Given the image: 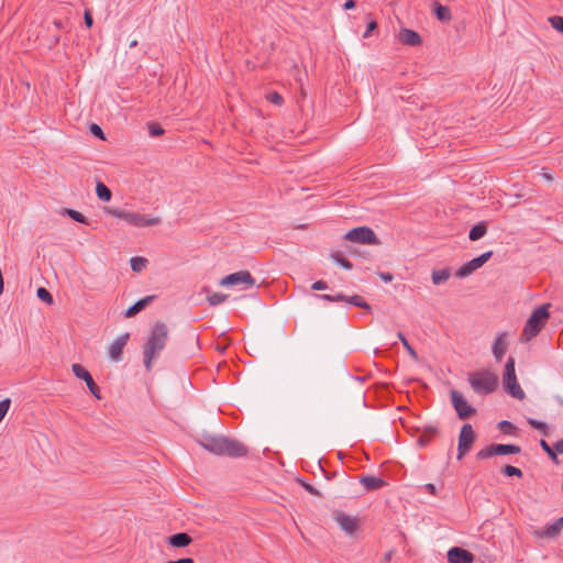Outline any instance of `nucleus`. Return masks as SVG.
<instances>
[{"mask_svg": "<svg viewBox=\"0 0 563 563\" xmlns=\"http://www.w3.org/2000/svg\"><path fill=\"white\" fill-rule=\"evenodd\" d=\"M36 295L42 301L52 305L54 302L52 294L45 287H38Z\"/></svg>", "mask_w": 563, "mask_h": 563, "instance_id": "obj_42", "label": "nucleus"}, {"mask_svg": "<svg viewBox=\"0 0 563 563\" xmlns=\"http://www.w3.org/2000/svg\"><path fill=\"white\" fill-rule=\"evenodd\" d=\"M192 542V538L186 532H177L168 537L167 543L173 548H186Z\"/></svg>", "mask_w": 563, "mask_h": 563, "instance_id": "obj_20", "label": "nucleus"}, {"mask_svg": "<svg viewBox=\"0 0 563 563\" xmlns=\"http://www.w3.org/2000/svg\"><path fill=\"white\" fill-rule=\"evenodd\" d=\"M311 289L312 290H324V289H328V283L322 280V279L317 280V282H314L311 285Z\"/></svg>", "mask_w": 563, "mask_h": 563, "instance_id": "obj_49", "label": "nucleus"}, {"mask_svg": "<svg viewBox=\"0 0 563 563\" xmlns=\"http://www.w3.org/2000/svg\"><path fill=\"white\" fill-rule=\"evenodd\" d=\"M501 473L505 476H508V477L516 476L518 478H521L523 476L522 471L519 467H516V466H512V465H505L501 468Z\"/></svg>", "mask_w": 563, "mask_h": 563, "instance_id": "obj_40", "label": "nucleus"}, {"mask_svg": "<svg viewBox=\"0 0 563 563\" xmlns=\"http://www.w3.org/2000/svg\"><path fill=\"white\" fill-rule=\"evenodd\" d=\"M59 35L58 34H54L52 35V37L49 38L48 43H47V47L49 49H52L53 47H55L58 43H59Z\"/></svg>", "mask_w": 563, "mask_h": 563, "instance_id": "obj_50", "label": "nucleus"}, {"mask_svg": "<svg viewBox=\"0 0 563 563\" xmlns=\"http://www.w3.org/2000/svg\"><path fill=\"white\" fill-rule=\"evenodd\" d=\"M467 380L475 393L477 394H492L498 387V376L489 369H482L470 373Z\"/></svg>", "mask_w": 563, "mask_h": 563, "instance_id": "obj_4", "label": "nucleus"}, {"mask_svg": "<svg viewBox=\"0 0 563 563\" xmlns=\"http://www.w3.org/2000/svg\"><path fill=\"white\" fill-rule=\"evenodd\" d=\"M228 299V295L222 292H212L207 296V300L210 306H217L224 302Z\"/></svg>", "mask_w": 563, "mask_h": 563, "instance_id": "obj_39", "label": "nucleus"}, {"mask_svg": "<svg viewBox=\"0 0 563 563\" xmlns=\"http://www.w3.org/2000/svg\"><path fill=\"white\" fill-rule=\"evenodd\" d=\"M202 290H203L205 292H207V294L209 292V288H208L207 286H205V287L202 288Z\"/></svg>", "mask_w": 563, "mask_h": 563, "instance_id": "obj_63", "label": "nucleus"}, {"mask_svg": "<svg viewBox=\"0 0 563 563\" xmlns=\"http://www.w3.org/2000/svg\"><path fill=\"white\" fill-rule=\"evenodd\" d=\"M333 519L347 536H353L361 528V522L356 517L349 516L341 510L333 511Z\"/></svg>", "mask_w": 563, "mask_h": 563, "instance_id": "obj_11", "label": "nucleus"}, {"mask_svg": "<svg viewBox=\"0 0 563 563\" xmlns=\"http://www.w3.org/2000/svg\"><path fill=\"white\" fill-rule=\"evenodd\" d=\"M317 297L329 302H347L349 300V297L341 292L336 295L321 294L317 295Z\"/></svg>", "mask_w": 563, "mask_h": 563, "instance_id": "obj_33", "label": "nucleus"}, {"mask_svg": "<svg viewBox=\"0 0 563 563\" xmlns=\"http://www.w3.org/2000/svg\"><path fill=\"white\" fill-rule=\"evenodd\" d=\"M450 397L459 419L467 420L476 415V409L467 402L462 393L456 389H452L450 391Z\"/></svg>", "mask_w": 563, "mask_h": 563, "instance_id": "obj_7", "label": "nucleus"}, {"mask_svg": "<svg viewBox=\"0 0 563 563\" xmlns=\"http://www.w3.org/2000/svg\"><path fill=\"white\" fill-rule=\"evenodd\" d=\"M161 222L158 218H152L147 214L135 213L132 225L137 228L157 225Z\"/></svg>", "mask_w": 563, "mask_h": 563, "instance_id": "obj_25", "label": "nucleus"}, {"mask_svg": "<svg viewBox=\"0 0 563 563\" xmlns=\"http://www.w3.org/2000/svg\"><path fill=\"white\" fill-rule=\"evenodd\" d=\"M71 371L78 379L84 380L86 383L91 395L96 399L100 400L101 399L100 388L97 385V383L95 382L90 372L85 366H82L81 364H78V363H75L71 365Z\"/></svg>", "mask_w": 563, "mask_h": 563, "instance_id": "obj_9", "label": "nucleus"}, {"mask_svg": "<svg viewBox=\"0 0 563 563\" xmlns=\"http://www.w3.org/2000/svg\"><path fill=\"white\" fill-rule=\"evenodd\" d=\"M397 336L398 339L400 340V342L402 343L404 347L407 350L408 354L413 358V360H418V353L417 351L412 347V345L409 343V341L407 340V338L404 335L402 332H398L397 333Z\"/></svg>", "mask_w": 563, "mask_h": 563, "instance_id": "obj_37", "label": "nucleus"}, {"mask_svg": "<svg viewBox=\"0 0 563 563\" xmlns=\"http://www.w3.org/2000/svg\"><path fill=\"white\" fill-rule=\"evenodd\" d=\"M521 452V448L512 443H493L476 453L477 460H485L498 455H515Z\"/></svg>", "mask_w": 563, "mask_h": 563, "instance_id": "obj_5", "label": "nucleus"}, {"mask_svg": "<svg viewBox=\"0 0 563 563\" xmlns=\"http://www.w3.org/2000/svg\"><path fill=\"white\" fill-rule=\"evenodd\" d=\"M96 194L101 201H110L112 197L111 190L100 180L96 184Z\"/></svg>", "mask_w": 563, "mask_h": 563, "instance_id": "obj_29", "label": "nucleus"}, {"mask_svg": "<svg viewBox=\"0 0 563 563\" xmlns=\"http://www.w3.org/2000/svg\"><path fill=\"white\" fill-rule=\"evenodd\" d=\"M563 529V517L558 518L553 523L547 525L540 533L544 538H556Z\"/></svg>", "mask_w": 563, "mask_h": 563, "instance_id": "obj_23", "label": "nucleus"}, {"mask_svg": "<svg viewBox=\"0 0 563 563\" xmlns=\"http://www.w3.org/2000/svg\"><path fill=\"white\" fill-rule=\"evenodd\" d=\"M377 26H378V24L376 21H374V20L369 21L367 24L366 31L363 34V37L366 38V37L371 36L372 32L374 30H376Z\"/></svg>", "mask_w": 563, "mask_h": 563, "instance_id": "obj_48", "label": "nucleus"}, {"mask_svg": "<svg viewBox=\"0 0 563 563\" xmlns=\"http://www.w3.org/2000/svg\"><path fill=\"white\" fill-rule=\"evenodd\" d=\"M89 132L91 135H93L95 137H97L99 140H106V134H104L103 130L97 123H91L89 125Z\"/></svg>", "mask_w": 563, "mask_h": 563, "instance_id": "obj_44", "label": "nucleus"}, {"mask_svg": "<svg viewBox=\"0 0 563 563\" xmlns=\"http://www.w3.org/2000/svg\"><path fill=\"white\" fill-rule=\"evenodd\" d=\"M391 556H393V552L391 551L385 553L384 559H383V563H389L390 560H391Z\"/></svg>", "mask_w": 563, "mask_h": 563, "instance_id": "obj_58", "label": "nucleus"}, {"mask_svg": "<svg viewBox=\"0 0 563 563\" xmlns=\"http://www.w3.org/2000/svg\"><path fill=\"white\" fill-rule=\"evenodd\" d=\"M540 446L544 452H548L552 449V446L544 439L540 440Z\"/></svg>", "mask_w": 563, "mask_h": 563, "instance_id": "obj_56", "label": "nucleus"}, {"mask_svg": "<svg viewBox=\"0 0 563 563\" xmlns=\"http://www.w3.org/2000/svg\"><path fill=\"white\" fill-rule=\"evenodd\" d=\"M493 256V251H487L479 256L463 264L456 272L455 276L459 278H465L473 274L476 269L481 268L486 262Z\"/></svg>", "mask_w": 563, "mask_h": 563, "instance_id": "obj_10", "label": "nucleus"}, {"mask_svg": "<svg viewBox=\"0 0 563 563\" xmlns=\"http://www.w3.org/2000/svg\"><path fill=\"white\" fill-rule=\"evenodd\" d=\"M169 329L163 321H156L150 329L145 343L143 344V362L145 368L152 369L153 361L159 357L168 341Z\"/></svg>", "mask_w": 563, "mask_h": 563, "instance_id": "obj_2", "label": "nucleus"}, {"mask_svg": "<svg viewBox=\"0 0 563 563\" xmlns=\"http://www.w3.org/2000/svg\"><path fill=\"white\" fill-rule=\"evenodd\" d=\"M541 176L547 180V181H552L553 180V177L548 174V173H542Z\"/></svg>", "mask_w": 563, "mask_h": 563, "instance_id": "obj_60", "label": "nucleus"}, {"mask_svg": "<svg viewBox=\"0 0 563 563\" xmlns=\"http://www.w3.org/2000/svg\"><path fill=\"white\" fill-rule=\"evenodd\" d=\"M239 284H243L245 285V288H250L255 285V279L249 271H240L229 274L220 280V285L225 287L235 286Z\"/></svg>", "mask_w": 563, "mask_h": 563, "instance_id": "obj_12", "label": "nucleus"}, {"mask_svg": "<svg viewBox=\"0 0 563 563\" xmlns=\"http://www.w3.org/2000/svg\"><path fill=\"white\" fill-rule=\"evenodd\" d=\"M358 481L367 492L377 490L388 485L382 477L373 475H362Z\"/></svg>", "mask_w": 563, "mask_h": 563, "instance_id": "obj_19", "label": "nucleus"}, {"mask_svg": "<svg viewBox=\"0 0 563 563\" xmlns=\"http://www.w3.org/2000/svg\"><path fill=\"white\" fill-rule=\"evenodd\" d=\"M545 453L548 454V456L550 457L551 461H553L556 464L559 463L558 453H556V451L553 450V448Z\"/></svg>", "mask_w": 563, "mask_h": 563, "instance_id": "obj_55", "label": "nucleus"}, {"mask_svg": "<svg viewBox=\"0 0 563 563\" xmlns=\"http://www.w3.org/2000/svg\"><path fill=\"white\" fill-rule=\"evenodd\" d=\"M103 210L107 214L122 219V220L126 221L129 224L132 223L133 218L136 213L133 211H129V210L120 209V208H115V207H104Z\"/></svg>", "mask_w": 563, "mask_h": 563, "instance_id": "obj_22", "label": "nucleus"}, {"mask_svg": "<svg viewBox=\"0 0 563 563\" xmlns=\"http://www.w3.org/2000/svg\"><path fill=\"white\" fill-rule=\"evenodd\" d=\"M548 21L555 31L563 34V16L552 15L548 19Z\"/></svg>", "mask_w": 563, "mask_h": 563, "instance_id": "obj_41", "label": "nucleus"}, {"mask_svg": "<svg viewBox=\"0 0 563 563\" xmlns=\"http://www.w3.org/2000/svg\"><path fill=\"white\" fill-rule=\"evenodd\" d=\"M527 422L531 428L539 430L543 435H549V428L545 422L537 420L534 418H528Z\"/></svg>", "mask_w": 563, "mask_h": 563, "instance_id": "obj_34", "label": "nucleus"}, {"mask_svg": "<svg viewBox=\"0 0 563 563\" xmlns=\"http://www.w3.org/2000/svg\"><path fill=\"white\" fill-rule=\"evenodd\" d=\"M515 365H516L515 357L509 356L505 364V368H504V373H503V385H506L508 383L517 380Z\"/></svg>", "mask_w": 563, "mask_h": 563, "instance_id": "obj_24", "label": "nucleus"}, {"mask_svg": "<svg viewBox=\"0 0 563 563\" xmlns=\"http://www.w3.org/2000/svg\"><path fill=\"white\" fill-rule=\"evenodd\" d=\"M347 302L350 305H353L355 307H360L362 309H365V310H371V306L366 302V300L360 296V295H353L351 297H349V300Z\"/></svg>", "mask_w": 563, "mask_h": 563, "instance_id": "obj_36", "label": "nucleus"}, {"mask_svg": "<svg viewBox=\"0 0 563 563\" xmlns=\"http://www.w3.org/2000/svg\"><path fill=\"white\" fill-rule=\"evenodd\" d=\"M487 230H488L487 222L479 221L471 228V230L468 232V239L471 241H477V240L482 239L487 233Z\"/></svg>", "mask_w": 563, "mask_h": 563, "instance_id": "obj_26", "label": "nucleus"}, {"mask_svg": "<svg viewBox=\"0 0 563 563\" xmlns=\"http://www.w3.org/2000/svg\"><path fill=\"white\" fill-rule=\"evenodd\" d=\"M378 275L385 283H390L394 279V275L389 272H380Z\"/></svg>", "mask_w": 563, "mask_h": 563, "instance_id": "obj_51", "label": "nucleus"}, {"mask_svg": "<svg viewBox=\"0 0 563 563\" xmlns=\"http://www.w3.org/2000/svg\"><path fill=\"white\" fill-rule=\"evenodd\" d=\"M147 130H148V134L152 137H158L165 133L164 128L158 122H155V121H151L147 123Z\"/></svg>", "mask_w": 563, "mask_h": 563, "instance_id": "obj_35", "label": "nucleus"}, {"mask_svg": "<svg viewBox=\"0 0 563 563\" xmlns=\"http://www.w3.org/2000/svg\"><path fill=\"white\" fill-rule=\"evenodd\" d=\"M345 240L360 244L378 245L380 244L376 233L369 227H357L347 231L344 236Z\"/></svg>", "mask_w": 563, "mask_h": 563, "instance_id": "obj_6", "label": "nucleus"}, {"mask_svg": "<svg viewBox=\"0 0 563 563\" xmlns=\"http://www.w3.org/2000/svg\"><path fill=\"white\" fill-rule=\"evenodd\" d=\"M84 23L88 29H91L93 25L92 13L89 9H86L84 12Z\"/></svg>", "mask_w": 563, "mask_h": 563, "instance_id": "obj_47", "label": "nucleus"}, {"mask_svg": "<svg viewBox=\"0 0 563 563\" xmlns=\"http://www.w3.org/2000/svg\"><path fill=\"white\" fill-rule=\"evenodd\" d=\"M432 13L440 22H449L452 19L451 10L449 7L443 5L439 1H433L431 4Z\"/></svg>", "mask_w": 563, "mask_h": 563, "instance_id": "obj_21", "label": "nucleus"}, {"mask_svg": "<svg viewBox=\"0 0 563 563\" xmlns=\"http://www.w3.org/2000/svg\"><path fill=\"white\" fill-rule=\"evenodd\" d=\"M10 407H11V399L10 398H4V399L0 400V423L4 419V417L8 413Z\"/></svg>", "mask_w": 563, "mask_h": 563, "instance_id": "obj_46", "label": "nucleus"}, {"mask_svg": "<svg viewBox=\"0 0 563 563\" xmlns=\"http://www.w3.org/2000/svg\"><path fill=\"white\" fill-rule=\"evenodd\" d=\"M356 7V0H346L344 3H343V9L344 10H352Z\"/></svg>", "mask_w": 563, "mask_h": 563, "instance_id": "obj_53", "label": "nucleus"}, {"mask_svg": "<svg viewBox=\"0 0 563 563\" xmlns=\"http://www.w3.org/2000/svg\"><path fill=\"white\" fill-rule=\"evenodd\" d=\"M297 482L300 484L302 488H305V490H307L312 496L321 497V493L305 479L298 478Z\"/></svg>", "mask_w": 563, "mask_h": 563, "instance_id": "obj_45", "label": "nucleus"}, {"mask_svg": "<svg viewBox=\"0 0 563 563\" xmlns=\"http://www.w3.org/2000/svg\"><path fill=\"white\" fill-rule=\"evenodd\" d=\"M198 443L210 453L227 455L229 457H242L249 453V449L242 442L224 435H211L202 433Z\"/></svg>", "mask_w": 563, "mask_h": 563, "instance_id": "obj_1", "label": "nucleus"}, {"mask_svg": "<svg viewBox=\"0 0 563 563\" xmlns=\"http://www.w3.org/2000/svg\"><path fill=\"white\" fill-rule=\"evenodd\" d=\"M476 433L470 423L462 426L459 434L457 460L461 461L472 449L476 441Z\"/></svg>", "mask_w": 563, "mask_h": 563, "instance_id": "obj_8", "label": "nucleus"}, {"mask_svg": "<svg viewBox=\"0 0 563 563\" xmlns=\"http://www.w3.org/2000/svg\"><path fill=\"white\" fill-rule=\"evenodd\" d=\"M330 256L342 268L346 271H351L353 268L352 262L344 257L341 252H332Z\"/></svg>", "mask_w": 563, "mask_h": 563, "instance_id": "obj_30", "label": "nucleus"}, {"mask_svg": "<svg viewBox=\"0 0 563 563\" xmlns=\"http://www.w3.org/2000/svg\"><path fill=\"white\" fill-rule=\"evenodd\" d=\"M422 433L417 439V444L421 448L427 446L433 439L440 435L441 430L438 424H427L421 429Z\"/></svg>", "mask_w": 563, "mask_h": 563, "instance_id": "obj_16", "label": "nucleus"}, {"mask_svg": "<svg viewBox=\"0 0 563 563\" xmlns=\"http://www.w3.org/2000/svg\"><path fill=\"white\" fill-rule=\"evenodd\" d=\"M398 40L404 45L418 46L422 43L420 34L411 29L402 27L399 32Z\"/></svg>", "mask_w": 563, "mask_h": 563, "instance_id": "obj_18", "label": "nucleus"}, {"mask_svg": "<svg viewBox=\"0 0 563 563\" xmlns=\"http://www.w3.org/2000/svg\"><path fill=\"white\" fill-rule=\"evenodd\" d=\"M325 478L331 481L333 479L335 476H336V473H332V474H324Z\"/></svg>", "mask_w": 563, "mask_h": 563, "instance_id": "obj_61", "label": "nucleus"}, {"mask_svg": "<svg viewBox=\"0 0 563 563\" xmlns=\"http://www.w3.org/2000/svg\"><path fill=\"white\" fill-rule=\"evenodd\" d=\"M129 46H130L131 48H132V47H136V46H137V41H136V40L132 41V42L130 43V45H129Z\"/></svg>", "mask_w": 563, "mask_h": 563, "instance_id": "obj_62", "label": "nucleus"}, {"mask_svg": "<svg viewBox=\"0 0 563 563\" xmlns=\"http://www.w3.org/2000/svg\"><path fill=\"white\" fill-rule=\"evenodd\" d=\"M550 303H543L531 312L530 317L526 321L523 331L521 333V341H530L536 338L547 324L550 319Z\"/></svg>", "mask_w": 563, "mask_h": 563, "instance_id": "obj_3", "label": "nucleus"}, {"mask_svg": "<svg viewBox=\"0 0 563 563\" xmlns=\"http://www.w3.org/2000/svg\"><path fill=\"white\" fill-rule=\"evenodd\" d=\"M508 347L507 342V333L500 332L495 338L493 345H492V352L497 362H500L503 357L505 356Z\"/></svg>", "mask_w": 563, "mask_h": 563, "instance_id": "obj_15", "label": "nucleus"}, {"mask_svg": "<svg viewBox=\"0 0 563 563\" xmlns=\"http://www.w3.org/2000/svg\"><path fill=\"white\" fill-rule=\"evenodd\" d=\"M266 99L267 101H269L271 103L275 104V106H282L284 103V98L283 96L277 92V91H271L267 93L266 96Z\"/></svg>", "mask_w": 563, "mask_h": 563, "instance_id": "obj_43", "label": "nucleus"}, {"mask_svg": "<svg viewBox=\"0 0 563 563\" xmlns=\"http://www.w3.org/2000/svg\"><path fill=\"white\" fill-rule=\"evenodd\" d=\"M227 346H228V344H220V343H218L216 349H217V351H219L220 353H224V352H225V350H227Z\"/></svg>", "mask_w": 563, "mask_h": 563, "instance_id": "obj_59", "label": "nucleus"}, {"mask_svg": "<svg viewBox=\"0 0 563 563\" xmlns=\"http://www.w3.org/2000/svg\"><path fill=\"white\" fill-rule=\"evenodd\" d=\"M157 298L156 295H148V296H145L144 298L135 301L132 306H130L124 312H123V316L125 318H133L135 317L139 312H141L142 310H144L147 306H150L155 299Z\"/></svg>", "mask_w": 563, "mask_h": 563, "instance_id": "obj_17", "label": "nucleus"}, {"mask_svg": "<svg viewBox=\"0 0 563 563\" xmlns=\"http://www.w3.org/2000/svg\"><path fill=\"white\" fill-rule=\"evenodd\" d=\"M558 401L561 406H563V399H561L560 397H558Z\"/></svg>", "mask_w": 563, "mask_h": 563, "instance_id": "obj_64", "label": "nucleus"}, {"mask_svg": "<svg viewBox=\"0 0 563 563\" xmlns=\"http://www.w3.org/2000/svg\"><path fill=\"white\" fill-rule=\"evenodd\" d=\"M446 558L449 563H473L475 561V555L471 551L460 547L451 548Z\"/></svg>", "mask_w": 563, "mask_h": 563, "instance_id": "obj_13", "label": "nucleus"}, {"mask_svg": "<svg viewBox=\"0 0 563 563\" xmlns=\"http://www.w3.org/2000/svg\"><path fill=\"white\" fill-rule=\"evenodd\" d=\"M129 339H130V333L125 332V333L121 334L120 336H118L113 341V343L111 344V346L109 349V357L112 361L118 362V361L122 360L123 350H124V346L126 345Z\"/></svg>", "mask_w": 563, "mask_h": 563, "instance_id": "obj_14", "label": "nucleus"}, {"mask_svg": "<svg viewBox=\"0 0 563 563\" xmlns=\"http://www.w3.org/2000/svg\"><path fill=\"white\" fill-rule=\"evenodd\" d=\"M504 389L507 394L516 399L522 400L525 398V393L521 389L518 380L504 385Z\"/></svg>", "mask_w": 563, "mask_h": 563, "instance_id": "obj_27", "label": "nucleus"}, {"mask_svg": "<svg viewBox=\"0 0 563 563\" xmlns=\"http://www.w3.org/2000/svg\"><path fill=\"white\" fill-rule=\"evenodd\" d=\"M554 451L559 454H563V439L555 442L554 446H552Z\"/></svg>", "mask_w": 563, "mask_h": 563, "instance_id": "obj_54", "label": "nucleus"}, {"mask_svg": "<svg viewBox=\"0 0 563 563\" xmlns=\"http://www.w3.org/2000/svg\"><path fill=\"white\" fill-rule=\"evenodd\" d=\"M424 489H426L430 495L435 496V495L438 494V489H437V487H435V485H434V484H431V483L427 484V485L424 486Z\"/></svg>", "mask_w": 563, "mask_h": 563, "instance_id": "obj_52", "label": "nucleus"}, {"mask_svg": "<svg viewBox=\"0 0 563 563\" xmlns=\"http://www.w3.org/2000/svg\"><path fill=\"white\" fill-rule=\"evenodd\" d=\"M65 213L74 221L88 224V219L86 216H84L81 212L75 210V209H65Z\"/></svg>", "mask_w": 563, "mask_h": 563, "instance_id": "obj_38", "label": "nucleus"}, {"mask_svg": "<svg viewBox=\"0 0 563 563\" xmlns=\"http://www.w3.org/2000/svg\"><path fill=\"white\" fill-rule=\"evenodd\" d=\"M147 263L148 261L142 256H134L130 260L131 269L135 273L142 272L146 267Z\"/></svg>", "mask_w": 563, "mask_h": 563, "instance_id": "obj_31", "label": "nucleus"}, {"mask_svg": "<svg viewBox=\"0 0 563 563\" xmlns=\"http://www.w3.org/2000/svg\"><path fill=\"white\" fill-rule=\"evenodd\" d=\"M53 25L57 29V30H62L64 29V22L62 20H54L53 21Z\"/></svg>", "mask_w": 563, "mask_h": 563, "instance_id": "obj_57", "label": "nucleus"}, {"mask_svg": "<svg viewBox=\"0 0 563 563\" xmlns=\"http://www.w3.org/2000/svg\"><path fill=\"white\" fill-rule=\"evenodd\" d=\"M451 276V268L450 267H445V268H442V269H439V271H433L432 272V283L434 285H440L444 282H446Z\"/></svg>", "mask_w": 563, "mask_h": 563, "instance_id": "obj_28", "label": "nucleus"}, {"mask_svg": "<svg viewBox=\"0 0 563 563\" xmlns=\"http://www.w3.org/2000/svg\"><path fill=\"white\" fill-rule=\"evenodd\" d=\"M498 429L504 433V434H508V435H516L517 434V431H518V428L510 421L508 420H501L499 423H498Z\"/></svg>", "mask_w": 563, "mask_h": 563, "instance_id": "obj_32", "label": "nucleus"}]
</instances>
